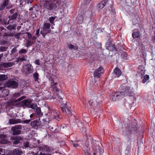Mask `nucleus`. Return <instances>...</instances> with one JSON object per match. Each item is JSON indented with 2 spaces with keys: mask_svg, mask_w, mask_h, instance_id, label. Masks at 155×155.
I'll return each instance as SVG.
<instances>
[{
  "mask_svg": "<svg viewBox=\"0 0 155 155\" xmlns=\"http://www.w3.org/2000/svg\"><path fill=\"white\" fill-rule=\"evenodd\" d=\"M17 15V13H15L12 15L9 16L8 17L9 20L8 22V24L11 25L13 24L14 21V20L16 18Z\"/></svg>",
  "mask_w": 155,
  "mask_h": 155,
  "instance_id": "f8f14e48",
  "label": "nucleus"
},
{
  "mask_svg": "<svg viewBox=\"0 0 155 155\" xmlns=\"http://www.w3.org/2000/svg\"><path fill=\"white\" fill-rule=\"evenodd\" d=\"M34 114H32L30 115V117L31 118H32L34 117Z\"/></svg>",
  "mask_w": 155,
  "mask_h": 155,
  "instance_id": "bf43d9fd",
  "label": "nucleus"
},
{
  "mask_svg": "<svg viewBox=\"0 0 155 155\" xmlns=\"http://www.w3.org/2000/svg\"><path fill=\"white\" fill-rule=\"evenodd\" d=\"M64 105L61 107V110L63 112H65L69 116L71 115V112L70 109L68 108L66 105V103L63 104Z\"/></svg>",
  "mask_w": 155,
  "mask_h": 155,
  "instance_id": "ddd939ff",
  "label": "nucleus"
},
{
  "mask_svg": "<svg viewBox=\"0 0 155 155\" xmlns=\"http://www.w3.org/2000/svg\"><path fill=\"white\" fill-rule=\"evenodd\" d=\"M56 18V16H51L48 18V20L52 25H54V21Z\"/></svg>",
  "mask_w": 155,
  "mask_h": 155,
  "instance_id": "c756f323",
  "label": "nucleus"
},
{
  "mask_svg": "<svg viewBox=\"0 0 155 155\" xmlns=\"http://www.w3.org/2000/svg\"><path fill=\"white\" fill-rule=\"evenodd\" d=\"M33 9V7H32L31 8H30L29 9V10H30V11H31V10H32Z\"/></svg>",
  "mask_w": 155,
  "mask_h": 155,
  "instance_id": "680f3d73",
  "label": "nucleus"
},
{
  "mask_svg": "<svg viewBox=\"0 0 155 155\" xmlns=\"http://www.w3.org/2000/svg\"><path fill=\"white\" fill-rule=\"evenodd\" d=\"M48 148L45 145L43 146L42 147H34L33 149V153H34V154L35 155H45L44 154L41 152H40L39 154H38V151H47L48 150Z\"/></svg>",
  "mask_w": 155,
  "mask_h": 155,
  "instance_id": "20e7f679",
  "label": "nucleus"
},
{
  "mask_svg": "<svg viewBox=\"0 0 155 155\" xmlns=\"http://www.w3.org/2000/svg\"><path fill=\"white\" fill-rule=\"evenodd\" d=\"M6 136L5 134L0 135V144H4L6 143L7 140Z\"/></svg>",
  "mask_w": 155,
  "mask_h": 155,
  "instance_id": "a211bd4d",
  "label": "nucleus"
},
{
  "mask_svg": "<svg viewBox=\"0 0 155 155\" xmlns=\"http://www.w3.org/2000/svg\"><path fill=\"white\" fill-rule=\"evenodd\" d=\"M83 149L84 150L86 155H87H87H90V149L89 147H88L86 146H85L83 147Z\"/></svg>",
  "mask_w": 155,
  "mask_h": 155,
  "instance_id": "a878e982",
  "label": "nucleus"
},
{
  "mask_svg": "<svg viewBox=\"0 0 155 155\" xmlns=\"http://www.w3.org/2000/svg\"><path fill=\"white\" fill-rule=\"evenodd\" d=\"M91 0H86V3H88L90 2V1Z\"/></svg>",
  "mask_w": 155,
  "mask_h": 155,
  "instance_id": "13d9d810",
  "label": "nucleus"
},
{
  "mask_svg": "<svg viewBox=\"0 0 155 155\" xmlns=\"http://www.w3.org/2000/svg\"><path fill=\"white\" fill-rule=\"evenodd\" d=\"M55 1L56 2H63L65 0H45L44 4L45 8L49 10L55 9L57 7V5L55 3Z\"/></svg>",
  "mask_w": 155,
  "mask_h": 155,
  "instance_id": "f03ea898",
  "label": "nucleus"
},
{
  "mask_svg": "<svg viewBox=\"0 0 155 155\" xmlns=\"http://www.w3.org/2000/svg\"><path fill=\"white\" fill-rule=\"evenodd\" d=\"M124 92V95H128L129 96H132L133 94V92L130 89L129 87H126L125 89H123V91L122 92V93H123Z\"/></svg>",
  "mask_w": 155,
  "mask_h": 155,
  "instance_id": "4468645a",
  "label": "nucleus"
},
{
  "mask_svg": "<svg viewBox=\"0 0 155 155\" xmlns=\"http://www.w3.org/2000/svg\"><path fill=\"white\" fill-rule=\"evenodd\" d=\"M37 107V106L36 104H33L31 105L30 107L33 109H35L36 108V109Z\"/></svg>",
  "mask_w": 155,
  "mask_h": 155,
  "instance_id": "ea45409f",
  "label": "nucleus"
},
{
  "mask_svg": "<svg viewBox=\"0 0 155 155\" xmlns=\"http://www.w3.org/2000/svg\"><path fill=\"white\" fill-rule=\"evenodd\" d=\"M22 127L21 125H17L12 127L11 130L13 135H18L21 133Z\"/></svg>",
  "mask_w": 155,
  "mask_h": 155,
  "instance_id": "0eeeda50",
  "label": "nucleus"
},
{
  "mask_svg": "<svg viewBox=\"0 0 155 155\" xmlns=\"http://www.w3.org/2000/svg\"><path fill=\"white\" fill-rule=\"evenodd\" d=\"M35 113L39 117H40L42 115V114L41 111V109L39 107H38L36 108Z\"/></svg>",
  "mask_w": 155,
  "mask_h": 155,
  "instance_id": "bb28decb",
  "label": "nucleus"
},
{
  "mask_svg": "<svg viewBox=\"0 0 155 155\" xmlns=\"http://www.w3.org/2000/svg\"><path fill=\"white\" fill-rule=\"evenodd\" d=\"M12 26H9L8 27V28L9 29H12Z\"/></svg>",
  "mask_w": 155,
  "mask_h": 155,
  "instance_id": "4d7b16f0",
  "label": "nucleus"
},
{
  "mask_svg": "<svg viewBox=\"0 0 155 155\" xmlns=\"http://www.w3.org/2000/svg\"><path fill=\"white\" fill-rule=\"evenodd\" d=\"M140 36V33L139 32H134L132 34V36L134 38H138Z\"/></svg>",
  "mask_w": 155,
  "mask_h": 155,
  "instance_id": "473e14b6",
  "label": "nucleus"
},
{
  "mask_svg": "<svg viewBox=\"0 0 155 155\" xmlns=\"http://www.w3.org/2000/svg\"><path fill=\"white\" fill-rule=\"evenodd\" d=\"M122 55H123V56H124V58L125 59L127 57V53L125 52H124L122 54Z\"/></svg>",
  "mask_w": 155,
  "mask_h": 155,
  "instance_id": "3c124183",
  "label": "nucleus"
},
{
  "mask_svg": "<svg viewBox=\"0 0 155 155\" xmlns=\"http://www.w3.org/2000/svg\"><path fill=\"white\" fill-rule=\"evenodd\" d=\"M36 38L35 36H33V37L32 36L31 39H32V40H36Z\"/></svg>",
  "mask_w": 155,
  "mask_h": 155,
  "instance_id": "6e6d98bb",
  "label": "nucleus"
},
{
  "mask_svg": "<svg viewBox=\"0 0 155 155\" xmlns=\"http://www.w3.org/2000/svg\"><path fill=\"white\" fill-rule=\"evenodd\" d=\"M17 51V49L15 48H13L11 51L12 53V54L15 53Z\"/></svg>",
  "mask_w": 155,
  "mask_h": 155,
  "instance_id": "49530a36",
  "label": "nucleus"
},
{
  "mask_svg": "<svg viewBox=\"0 0 155 155\" xmlns=\"http://www.w3.org/2000/svg\"><path fill=\"white\" fill-rule=\"evenodd\" d=\"M8 0H4L2 4L0 7V10H3L5 6H6L7 8H8Z\"/></svg>",
  "mask_w": 155,
  "mask_h": 155,
  "instance_id": "4be33fe9",
  "label": "nucleus"
},
{
  "mask_svg": "<svg viewBox=\"0 0 155 155\" xmlns=\"http://www.w3.org/2000/svg\"><path fill=\"white\" fill-rule=\"evenodd\" d=\"M5 149L3 147H0V155H13L12 154H5Z\"/></svg>",
  "mask_w": 155,
  "mask_h": 155,
  "instance_id": "7c9ffc66",
  "label": "nucleus"
},
{
  "mask_svg": "<svg viewBox=\"0 0 155 155\" xmlns=\"http://www.w3.org/2000/svg\"><path fill=\"white\" fill-rule=\"evenodd\" d=\"M15 11V9H11L10 11V12L11 14H13L14 12Z\"/></svg>",
  "mask_w": 155,
  "mask_h": 155,
  "instance_id": "5fc2aeb1",
  "label": "nucleus"
},
{
  "mask_svg": "<svg viewBox=\"0 0 155 155\" xmlns=\"http://www.w3.org/2000/svg\"><path fill=\"white\" fill-rule=\"evenodd\" d=\"M68 46L70 49L72 51L78 49V47L77 46H74L71 44L68 45Z\"/></svg>",
  "mask_w": 155,
  "mask_h": 155,
  "instance_id": "cd10ccee",
  "label": "nucleus"
},
{
  "mask_svg": "<svg viewBox=\"0 0 155 155\" xmlns=\"http://www.w3.org/2000/svg\"><path fill=\"white\" fill-rule=\"evenodd\" d=\"M29 3V2H27V4H28V3Z\"/></svg>",
  "mask_w": 155,
  "mask_h": 155,
  "instance_id": "774afa93",
  "label": "nucleus"
},
{
  "mask_svg": "<svg viewBox=\"0 0 155 155\" xmlns=\"http://www.w3.org/2000/svg\"><path fill=\"white\" fill-rule=\"evenodd\" d=\"M114 72L117 77H119L121 75V71L118 68H115Z\"/></svg>",
  "mask_w": 155,
  "mask_h": 155,
  "instance_id": "5701e85b",
  "label": "nucleus"
},
{
  "mask_svg": "<svg viewBox=\"0 0 155 155\" xmlns=\"http://www.w3.org/2000/svg\"><path fill=\"white\" fill-rule=\"evenodd\" d=\"M53 129V127H51V128H49V129H50V130L52 129Z\"/></svg>",
  "mask_w": 155,
  "mask_h": 155,
  "instance_id": "0e129e2a",
  "label": "nucleus"
},
{
  "mask_svg": "<svg viewBox=\"0 0 155 155\" xmlns=\"http://www.w3.org/2000/svg\"><path fill=\"white\" fill-rule=\"evenodd\" d=\"M31 121L30 120H24L23 121V122L24 123H26V124H28Z\"/></svg>",
  "mask_w": 155,
  "mask_h": 155,
  "instance_id": "de8ad7c7",
  "label": "nucleus"
},
{
  "mask_svg": "<svg viewBox=\"0 0 155 155\" xmlns=\"http://www.w3.org/2000/svg\"><path fill=\"white\" fill-rule=\"evenodd\" d=\"M26 34H27L28 39H31L32 37L31 35L29 32H27Z\"/></svg>",
  "mask_w": 155,
  "mask_h": 155,
  "instance_id": "37998d69",
  "label": "nucleus"
},
{
  "mask_svg": "<svg viewBox=\"0 0 155 155\" xmlns=\"http://www.w3.org/2000/svg\"><path fill=\"white\" fill-rule=\"evenodd\" d=\"M149 75H145L143 77V79L142 80V82L143 83H145L147 80H148L149 79Z\"/></svg>",
  "mask_w": 155,
  "mask_h": 155,
  "instance_id": "2f4dec72",
  "label": "nucleus"
},
{
  "mask_svg": "<svg viewBox=\"0 0 155 155\" xmlns=\"http://www.w3.org/2000/svg\"><path fill=\"white\" fill-rule=\"evenodd\" d=\"M27 52V51L26 50L24 49H22L19 51V54H24L26 53Z\"/></svg>",
  "mask_w": 155,
  "mask_h": 155,
  "instance_id": "58836bf2",
  "label": "nucleus"
},
{
  "mask_svg": "<svg viewBox=\"0 0 155 155\" xmlns=\"http://www.w3.org/2000/svg\"><path fill=\"white\" fill-rule=\"evenodd\" d=\"M101 101V100L100 99L95 97L89 101V103L90 105L95 107L99 104Z\"/></svg>",
  "mask_w": 155,
  "mask_h": 155,
  "instance_id": "6e6552de",
  "label": "nucleus"
},
{
  "mask_svg": "<svg viewBox=\"0 0 155 155\" xmlns=\"http://www.w3.org/2000/svg\"><path fill=\"white\" fill-rule=\"evenodd\" d=\"M12 139L14 140L13 142L14 144H18L19 143V141L20 140L21 137L18 136L12 137Z\"/></svg>",
  "mask_w": 155,
  "mask_h": 155,
  "instance_id": "aec40b11",
  "label": "nucleus"
},
{
  "mask_svg": "<svg viewBox=\"0 0 155 155\" xmlns=\"http://www.w3.org/2000/svg\"><path fill=\"white\" fill-rule=\"evenodd\" d=\"M34 63L36 65H40V61L38 60H37L35 61L34 62Z\"/></svg>",
  "mask_w": 155,
  "mask_h": 155,
  "instance_id": "a18cd8bd",
  "label": "nucleus"
},
{
  "mask_svg": "<svg viewBox=\"0 0 155 155\" xmlns=\"http://www.w3.org/2000/svg\"><path fill=\"white\" fill-rule=\"evenodd\" d=\"M22 154V151L18 148L15 149L13 151V154L14 155H21Z\"/></svg>",
  "mask_w": 155,
  "mask_h": 155,
  "instance_id": "412c9836",
  "label": "nucleus"
},
{
  "mask_svg": "<svg viewBox=\"0 0 155 155\" xmlns=\"http://www.w3.org/2000/svg\"><path fill=\"white\" fill-rule=\"evenodd\" d=\"M47 115L49 117V119H52L55 118L57 119L58 118V114L57 112L53 110H49L47 114Z\"/></svg>",
  "mask_w": 155,
  "mask_h": 155,
  "instance_id": "1a4fd4ad",
  "label": "nucleus"
},
{
  "mask_svg": "<svg viewBox=\"0 0 155 155\" xmlns=\"http://www.w3.org/2000/svg\"><path fill=\"white\" fill-rule=\"evenodd\" d=\"M21 34V33H18L16 34H15L14 35V36L15 38H17L18 39L20 38V35Z\"/></svg>",
  "mask_w": 155,
  "mask_h": 155,
  "instance_id": "79ce46f5",
  "label": "nucleus"
},
{
  "mask_svg": "<svg viewBox=\"0 0 155 155\" xmlns=\"http://www.w3.org/2000/svg\"><path fill=\"white\" fill-rule=\"evenodd\" d=\"M153 40L155 42V35L153 38Z\"/></svg>",
  "mask_w": 155,
  "mask_h": 155,
  "instance_id": "052dcab7",
  "label": "nucleus"
},
{
  "mask_svg": "<svg viewBox=\"0 0 155 155\" xmlns=\"http://www.w3.org/2000/svg\"><path fill=\"white\" fill-rule=\"evenodd\" d=\"M92 12L90 11H86L84 14L83 16L82 15L79 16L78 17V22L79 23H81L84 19H85L90 18L92 16Z\"/></svg>",
  "mask_w": 155,
  "mask_h": 155,
  "instance_id": "39448f33",
  "label": "nucleus"
},
{
  "mask_svg": "<svg viewBox=\"0 0 155 155\" xmlns=\"http://www.w3.org/2000/svg\"><path fill=\"white\" fill-rule=\"evenodd\" d=\"M50 24L48 23H45L43 27L41 28V34L45 37L46 34L50 32Z\"/></svg>",
  "mask_w": 155,
  "mask_h": 155,
  "instance_id": "7ed1b4c3",
  "label": "nucleus"
},
{
  "mask_svg": "<svg viewBox=\"0 0 155 155\" xmlns=\"http://www.w3.org/2000/svg\"><path fill=\"white\" fill-rule=\"evenodd\" d=\"M25 58H20L19 57L17 58V62H19V61H25L26 60V59L25 58H27L26 55H25Z\"/></svg>",
  "mask_w": 155,
  "mask_h": 155,
  "instance_id": "e433bc0d",
  "label": "nucleus"
},
{
  "mask_svg": "<svg viewBox=\"0 0 155 155\" xmlns=\"http://www.w3.org/2000/svg\"><path fill=\"white\" fill-rule=\"evenodd\" d=\"M15 62H8L7 63H4L2 64L3 66L5 68H8L12 66L15 64Z\"/></svg>",
  "mask_w": 155,
  "mask_h": 155,
  "instance_id": "b1692460",
  "label": "nucleus"
},
{
  "mask_svg": "<svg viewBox=\"0 0 155 155\" xmlns=\"http://www.w3.org/2000/svg\"><path fill=\"white\" fill-rule=\"evenodd\" d=\"M113 13H114V14L115 13V11H114Z\"/></svg>",
  "mask_w": 155,
  "mask_h": 155,
  "instance_id": "69168bd1",
  "label": "nucleus"
},
{
  "mask_svg": "<svg viewBox=\"0 0 155 155\" xmlns=\"http://www.w3.org/2000/svg\"><path fill=\"white\" fill-rule=\"evenodd\" d=\"M23 106H28L29 105L30 102L29 100H25L21 101Z\"/></svg>",
  "mask_w": 155,
  "mask_h": 155,
  "instance_id": "c85d7f7f",
  "label": "nucleus"
},
{
  "mask_svg": "<svg viewBox=\"0 0 155 155\" xmlns=\"http://www.w3.org/2000/svg\"><path fill=\"white\" fill-rule=\"evenodd\" d=\"M141 53V57L144 59V60H145V59L146 56V53L145 50L143 49L142 50Z\"/></svg>",
  "mask_w": 155,
  "mask_h": 155,
  "instance_id": "72a5a7b5",
  "label": "nucleus"
},
{
  "mask_svg": "<svg viewBox=\"0 0 155 155\" xmlns=\"http://www.w3.org/2000/svg\"><path fill=\"white\" fill-rule=\"evenodd\" d=\"M81 143V141L79 140L71 141V143L73 145L74 147H76L80 146V143Z\"/></svg>",
  "mask_w": 155,
  "mask_h": 155,
  "instance_id": "393cba45",
  "label": "nucleus"
},
{
  "mask_svg": "<svg viewBox=\"0 0 155 155\" xmlns=\"http://www.w3.org/2000/svg\"><path fill=\"white\" fill-rule=\"evenodd\" d=\"M5 92L6 93V94L5 96L7 95L9 93V91H4L2 92L3 93H5Z\"/></svg>",
  "mask_w": 155,
  "mask_h": 155,
  "instance_id": "864d4df0",
  "label": "nucleus"
},
{
  "mask_svg": "<svg viewBox=\"0 0 155 155\" xmlns=\"http://www.w3.org/2000/svg\"><path fill=\"white\" fill-rule=\"evenodd\" d=\"M21 120L19 119H11L9 120V123L10 124H14L21 123Z\"/></svg>",
  "mask_w": 155,
  "mask_h": 155,
  "instance_id": "f3484780",
  "label": "nucleus"
},
{
  "mask_svg": "<svg viewBox=\"0 0 155 155\" xmlns=\"http://www.w3.org/2000/svg\"><path fill=\"white\" fill-rule=\"evenodd\" d=\"M54 77V76H53L52 77L49 78V80L51 83L52 90L57 94V98H58L60 103L62 104L63 103L62 99V97L60 95V94H62L58 90V88L56 87L57 83L54 82L53 79Z\"/></svg>",
  "mask_w": 155,
  "mask_h": 155,
  "instance_id": "f257e3e1",
  "label": "nucleus"
},
{
  "mask_svg": "<svg viewBox=\"0 0 155 155\" xmlns=\"http://www.w3.org/2000/svg\"><path fill=\"white\" fill-rule=\"evenodd\" d=\"M24 145L25 147H28L29 145V143L28 142H26L24 143Z\"/></svg>",
  "mask_w": 155,
  "mask_h": 155,
  "instance_id": "603ef678",
  "label": "nucleus"
},
{
  "mask_svg": "<svg viewBox=\"0 0 155 155\" xmlns=\"http://www.w3.org/2000/svg\"><path fill=\"white\" fill-rule=\"evenodd\" d=\"M23 94L22 92H19L15 93L13 94V96L16 97H18Z\"/></svg>",
  "mask_w": 155,
  "mask_h": 155,
  "instance_id": "f704fd0d",
  "label": "nucleus"
},
{
  "mask_svg": "<svg viewBox=\"0 0 155 155\" xmlns=\"http://www.w3.org/2000/svg\"><path fill=\"white\" fill-rule=\"evenodd\" d=\"M6 84L8 87L13 88H15L18 86V83L16 82L13 80H8Z\"/></svg>",
  "mask_w": 155,
  "mask_h": 155,
  "instance_id": "9d476101",
  "label": "nucleus"
},
{
  "mask_svg": "<svg viewBox=\"0 0 155 155\" xmlns=\"http://www.w3.org/2000/svg\"><path fill=\"white\" fill-rule=\"evenodd\" d=\"M107 2L106 0H103L100 2L97 5V8L98 9H101L105 6L106 5Z\"/></svg>",
  "mask_w": 155,
  "mask_h": 155,
  "instance_id": "dca6fc26",
  "label": "nucleus"
},
{
  "mask_svg": "<svg viewBox=\"0 0 155 155\" xmlns=\"http://www.w3.org/2000/svg\"><path fill=\"white\" fill-rule=\"evenodd\" d=\"M103 68L101 67H100L97 69L95 70L94 73V77L97 78L101 76V74L102 73Z\"/></svg>",
  "mask_w": 155,
  "mask_h": 155,
  "instance_id": "9b49d317",
  "label": "nucleus"
},
{
  "mask_svg": "<svg viewBox=\"0 0 155 155\" xmlns=\"http://www.w3.org/2000/svg\"><path fill=\"white\" fill-rule=\"evenodd\" d=\"M33 76L35 81H38V73H35L33 74Z\"/></svg>",
  "mask_w": 155,
  "mask_h": 155,
  "instance_id": "c9c22d12",
  "label": "nucleus"
},
{
  "mask_svg": "<svg viewBox=\"0 0 155 155\" xmlns=\"http://www.w3.org/2000/svg\"><path fill=\"white\" fill-rule=\"evenodd\" d=\"M6 50V48L5 47L1 46L0 47V50L2 51H4Z\"/></svg>",
  "mask_w": 155,
  "mask_h": 155,
  "instance_id": "a19ab883",
  "label": "nucleus"
},
{
  "mask_svg": "<svg viewBox=\"0 0 155 155\" xmlns=\"http://www.w3.org/2000/svg\"><path fill=\"white\" fill-rule=\"evenodd\" d=\"M33 43L32 41L28 40L27 41L26 46L27 47L30 46L33 44Z\"/></svg>",
  "mask_w": 155,
  "mask_h": 155,
  "instance_id": "4c0bfd02",
  "label": "nucleus"
},
{
  "mask_svg": "<svg viewBox=\"0 0 155 155\" xmlns=\"http://www.w3.org/2000/svg\"><path fill=\"white\" fill-rule=\"evenodd\" d=\"M25 97V96H22L21 97L19 98L18 99V101H21L22 100L24 99Z\"/></svg>",
  "mask_w": 155,
  "mask_h": 155,
  "instance_id": "09e8293b",
  "label": "nucleus"
},
{
  "mask_svg": "<svg viewBox=\"0 0 155 155\" xmlns=\"http://www.w3.org/2000/svg\"><path fill=\"white\" fill-rule=\"evenodd\" d=\"M56 98V97H52V98L53 99H55Z\"/></svg>",
  "mask_w": 155,
  "mask_h": 155,
  "instance_id": "e2e57ef3",
  "label": "nucleus"
},
{
  "mask_svg": "<svg viewBox=\"0 0 155 155\" xmlns=\"http://www.w3.org/2000/svg\"><path fill=\"white\" fill-rule=\"evenodd\" d=\"M23 72H25L26 75L31 73L33 71V66L31 64H26L23 67Z\"/></svg>",
  "mask_w": 155,
  "mask_h": 155,
  "instance_id": "423d86ee",
  "label": "nucleus"
},
{
  "mask_svg": "<svg viewBox=\"0 0 155 155\" xmlns=\"http://www.w3.org/2000/svg\"><path fill=\"white\" fill-rule=\"evenodd\" d=\"M25 97V96H22L21 97L19 98L18 99V101H21L22 100L24 99Z\"/></svg>",
  "mask_w": 155,
  "mask_h": 155,
  "instance_id": "8fccbe9b",
  "label": "nucleus"
},
{
  "mask_svg": "<svg viewBox=\"0 0 155 155\" xmlns=\"http://www.w3.org/2000/svg\"><path fill=\"white\" fill-rule=\"evenodd\" d=\"M39 32H40V29H38L36 30L35 35H36L37 37H38L39 35Z\"/></svg>",
  "mask_w": 155,
  "mask_h": 155,
  "instance_id": "c03bdc74",
  "label": "nucleus"
},
{
  "mask_svg": "<svg viewBox=\"0 0 155 155\" xmlns=\"http://www.w3.org/2000/svg\"><path fill=\"white\" fill-rule=\"evenodd\" d=\"M31 1H30V3L31 4Z\"/></svg>",
  "mask_w": 155,
  "mask_h": 155,
  "instance_id": "338daca9",
  "label": "nucleus"
},
{
  "mask_svg": "<svg viewBox=\"0 0 155 155\" xmlns=\"http://www.w3.org/2000/svg\"><path fill=\"white\" fill-rule=\"evenodd\" d=\"M122 95L121 92H119L116 93L112 96V99L113 101H115L120 98V97Z\"/></svg>",
  "mask_w": 155,
  "mask_h": 155,
  "instance_id": "6ab92c4d",
  "label": "nucleus"
},
{
  "mask_svg": "<svg viewBox=\"0 0 155 155\" xmlns=\"http://www.w3.org/2000/svg\"><path fill=\"white\" fill-rule=\"evenodd\" d=\"M40 123L37 120L32 121L31 123V126L34 129H37L40 125Z\"/></svg>",
  "mask_w": 155,
  "mask_h": 155,
  "instance_id": "2eb2a0df",
  "label": "nucleus"
}]
</instances>
